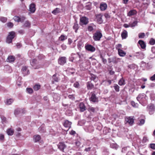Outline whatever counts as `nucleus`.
Segmentation results:
<instances>
[{
  "label": "nucleus",
  "instance_id": "53",
  "mask_svg": "<svg viewBox=\"0 0 155 155\" xmlns=\"http://www.w3.org/2000/svg\"><path fill=\"white\" fill-rule=\"evenodd\" d=\"M20 110L19 109H16L14 112V114L15 115L19 114L20 113Z\"/></svg>",
  "mask_w": 155,
  "mask_h": 155
},
{
  "label": "nucleus",
  "instance_id": "12",
  "mask_svg": "<svg viewBox=\"0 0 155 155\" xmlns=\"http://www.w3.org/2000/svg\"><path fill=\"white\" fill-rule=\"evenodd\" d=\"M71 124L72 123L71 122L68 120H66L63 124V125L65 127L68 128V129L67 130L68 131L71 128Z\"/></svg>",
  "mask_w": 155,
  "mask_h": 155
},
{
  "label": "nucleus",
  "instance_id": "37",
  "mask_svg": "<svg viewBox=\"0 0 155 155\" xmlns=\"http://www.w3.org/2000/svg\"><path fill=\"white\" fill-rule=\"evenodd\" d=\"M30 23L29 21H26L25 22L23 26L26 27H30Z\"/></svg>",
  "mask_w": 155,
  "mask_h": 155
},
{
  "label": "nucleus",
  "instance_id": "60",
  "mask_svg": "<svg viewBox=\"0 0 155 155\" xmlns=\"http://www.w3.org/2000/svg\"><path fill=\"white\" fill-rule=\"evenodd\" d=\"M76 132L75 131L73 130H72L70 132V134L71 135H74L76 134Z\"/></svg>",
  "mask_w": 155,
  "mask_h": 155
},
{
  "label": "nucleus",
  "instance_id": "1",
  "mask_svg": "<svg viewBox=\"0 0 155 155\" xmlns=\"http://www.w3.org/2000/svg\"><path fill=\"white\" fill-rule=\"evenodd\" d=\"M89 22L88 18L85 16L81 17L80 19L79 24L81 26L86 25Z\"/></svg>",
  "mask_w": 155,
  "mask_h": 155
},
{
  "label": "nucleus",
  "instance_id": "15",
  "mask_svg": "<svg viewBox=\"0 0 155 155\" xmlns=\"http://www.w3.org/2000/svg\"><path fill=\"white\" fill-rule=\"evenodd\" d=\"M88 90H91L94 87V85L91 82V81L87 82L86 84Z\"/></svg>",
  "mask_w": 155,
  "mask_h": 155
},
{
  "label": "nucleus",
  "instance_id": "47",
  "mask_svg": "<svg viewBox=\"0 0 155 155\" xmlns=\"http://www.w3.org/2000/svg\"><path fill=\"white\" fill-rule=\"evenodd\" d=\"M26 90L28 93L29 94H31L33 93V89L31 88H27Z\"/></svg>",
  "mask_w": 155,
  "mask_h": 155
},
{
  "label": "nucleus",
  "instance_id": "13",
  "mask_svg": "<svg viewBox=\"0 0 155 155\" xmlns=\"http://www.w3.org/2000/svg\"><path fill=\"white\" fill-rule=\"evenodd\" d=\"M36 5L34 3L31 4L29 6V11L32 13H34L36 10Z\"/></svg>",
  "mask_w": 155,
  "mask_h": 155
},
{
  "label": "nucleus",
  "instance_id": "31",
  "mask_svg": "<svg viewBox=\"0 0 155 155\" xmlns=\"http://www.w3.org/2000/svg\"><path fill=\"white\" fill-rule=\"evenodd\" d=\"M125 80L123 78H121L119 81L118 84L120 86H122L125 84Z\"/></svg>",
  "mask_w": 155,
  "mask_h": 155
},
{
  "label": "nucleus",
  "instance_id": "64",
  "mask_svg": "<svg viewBox=\"0 0 155 155\" xmlns=\"http://www.w3.org/2000/svg\"><path fill=\"white\" fill-rule=\"evenodd\" d=\"M123 26L124 27H125V28H127L130 27V25L129 24V25L127 24H124L123 25Z\"/></svg>",
  "mask_w": 155,
  "mask_h": 155
},
{
  "label": "nucleus",
  "instance_id": "33",
  "mask_svg": "<svg viewBox=\"0 0 155 155\" xmlns=\"http://www.w3.org/2000/svg\"><path fill=\"white\" fill-rule=\"evenodd\" d=\"M137 21H135L133 22H130L129 23V24L130 25V27H134L137 25Z\"/></svg>",
  "mask_w": 155,
  "mask_h": 155
},
{
  "label": "nucleus",
  "instance_id": "49",
  "mask_svg": "<svg viewBox=\"0 0 155 155\" xmlns=\"http://www.w3.org/2000/svg\"><path fill=\"white\" fill-rule=\"evenodd\" d=\"M139 122V124L140 125H142L144 123L145 120L143 119H141L140 120Z\"/></svg>",
  "mask_w": 155,
  "mask_h": 155
},
{
  "label": "nucleus",
  "instance_id": "26",
  "mask_svg": "<svg viewBox=\"0 0 155 155\" xmlns=\"http://www.w3.org/2000/svg\"><path fill=\"white\" fill-rule=\"evenodd\" d=\"M118 53L119 55L121 57H124L126 54V53L122 49H119Z\"/></svg>",
  "mask_w": 155,
  "mask_h": 155
},
{
  "label": "nucleus",
  "instance_id": "10",
  "mask_svg": "<svg viewBox=\"0 0 155 155\" xmlns=\"http://www.w3.org/2000/svg\"><path fill=\"white\" fill-rule=\"evenodd\" d=\"M147 108L149 111L150 114L152 115L154 113L155 110V107L153 104H151L147 107Z\"/></svg>",
  "mask_w": 155,
  "mask_h": 155
},
{
  "label": "nucleus",
  "instance_id": "17",
  "mask_svg": "<svg viewBox=\"0 0 155 155\" xmlns=\"http://www.w3.org/2000/svg\"><path fill=\"white\" fill-rule=\"evenodd\" d=\"M90 79L91 81H93L95 82L97 81L98 79V78L95 75L91 73L90 74Z\"/></svg>",
  "mask_w": 155,
  "mask_h": 155
},
{
  "label": "nucleus",
  "instance_id": "56",
  "mask_svg": "<svg viewBox=\"0 0 155 155\" xmlns=\"http://www.w3.org/2000/svg\"><path fill=\"white\" fill-rule=\"evenodd\" d=\"M4 139V136L2 134H0V140L3 141Z\"/></svg>",
  "mask_w": 155,
  "mask_h": 155
},
{
  "label": "nucleus",
  "instance_id": "44",
  "mask_svg": "<svg viewBox=\"0 0 155 155\" xmlns=\"http://www.w3.org/2000/svg\"><path fill=\"white\" fill-rule=\"evenodd\" d=\"M74 96L75 95L74 94L69 95L68 96V97L70 99H71L72 100H74L75 99Z\"/></svg>",
  "mask_w": 155,
  "mask_h": 155
},
{
  "label": "nucleus",
  "instance_id": "41",
  "mask_svg": "<svg viewBox=\"0 0 155 155\" xmlns=\"http://www.w3.org/2000/svg\"><path fill=\"white\" fill-rule=\"evenodd\" d=\"M14 20L18 22L21 21V18L18 16H15L14 18Z\"/></svg>",
  "mask_w": 155,
  "mask_h": 155
},
{
  "label": "nucleus",
  "instance_id": "61",
  "mask_svg": "<svg viewBox=\"0 0 155 155\" xmlns=\"http://www.w3.org/2000/svg\"><path fill=\"white\" fill-rule=\"evenodd\" d=\"M66 38L67 37L65 36L62 35L60 37H59V39H66Z\"/></svg>",
  "mask_w": 155,
  "mask_h": 155
},
{
  "label": "nucleus",
  "instance_id": "58",
  "mask_svg": "<svg viewBox=\"0 0 155 155\" xmlns=\"http://www.w3.org/2000/svg\"><path fill=\"white\" fill-rule=\"evenodd\" d=\"M148 139L146 137H144L143 139V142H146L148 141Z\"/></svg>",
  "mask_w": 155,
  "mask_h": 155
},
{
  "label": "nucleus",
  "instance_id": "32",
  "mask_svg": "<svg viewBox=\"0 0 155 155\" xmlns=\"http://www.w3.org/2000/svg\"><path fill=\"white\" fill-rule=\"evenodd\" d=\"M127 31H124L121 34V37L122 39L126 38L127 37Z\"/></svg>",
  "mask_w": 155,
  "mask_h": 155
},
{
  "label": "nucleus",
  "instance_id": "36",
  "mask_svg": "<svg viewBox=\"0 0 155 155\" xmlns=\"http://www.w3.org/2000/svg\"><path fill=\"white\" fill-rule=\"evenodd\" d=\"M114 87L115 91L117 92H118L120 91V87L117 84H114Z\"/></svg>",
  "mask_w": 155,
  "mask_h": 155
},
{
  "label": "nucleus",
  "instance_id": "30",
  "mask_svg": "<svg viewBox=\"0 0 155 155\" xmlns=\"http://www.w3.org/2000/svg\"><path fill=\"white\" fill-rule=\"evenodd\" d=\"M7 133L8 135L11 136L13 135L14 131L11 128H9L7 130Z\"/></svg>",
  "mask_w": 155,
  "mask_h": 155
},
{
  "label": "nucleus",
  "instance_id": "57",
  "mask_svg": "<svg viewBox=\"0 0 155 155\" xmlns=\"http://www.w3.org/2000/svg\"><path fill=\"white\" fill-rule=\"evenodd\" d=\"M7 26L10 28H12L13 27V24L11 22H9L7 24Z\"/></svg>",
  "mask_w": 155,
  "mask_h": 155
},
{
  "label": "nucleus",
  "instance_id": "59",
  "mask_svg": "<svg viewBox=\"0 0 155 155\" xmlns=\"http://www.w3.org/2000/svg\"><path fill=\"white\" fill-rule=\"evenodd\" d=\"M150 79L152 81L155 80V74L150 78Z\"/></svg>",
  "mask_w": 155,
  "mask_h": 155
},
{
  "label": "nucleus",
  "instance_id": "6",
  "mask_svg": "<svg viewBox=\"0 0 155 155\" xmlns=\"http://www.w3.org/2000/svg\"><path fill=\"white\" fill-rule=\"evenodd\" d=\"M83 56V54H81L78 53L77 54H74L73 55V56L72 57V61L74 62H76L78 61L79 60V59L81 58V56Z\"/></svg>",
  "mask_w": 155,
  "mask_h": 155
},
{
  "label": "nucleus",
  "instance_id": "14",
  "mask_svg": "<svg viewBox=\"0 0 155 155\" xmlns=\"http://www.w3.org/2000/svg\"><path fill=\"white\" fill-rule=\"evenodd\" d=\"M21 71L24 76L28 74L29 72V70H27V68L26 66L22 67Z\"/></svg>",
  "mask_w": 155,
  "mask_h": 155
},
{
  "label": "nucleus",
  "instance_id": "38",
  "mask_svg": "<svg viewBox=\"0 0 155 155\" xmlns=\"http://www.w3.org/2000/svg\"><path fill=\"white\" fill-rule=\"evenodd\" d=\"M110 129L107 127H104L103 132L104 134H106L107 133L109 132Z\"/></svg>",
  "mask_w": 155,
  "mask_h": 155
},
{
  "label": "nucleus",
  "instance_id": "29",
  "mask_svg": "<svg viewBox=\"0 0 155 155\" xmlns=\"http://www.w3.org/2000/svg\"><path fill=\"white\" fill-rule=\"evenodd\" d=\"M102 16L100 15H98L96 17L99 23H101L103 22L102 20Z\"/></svg>",
  "mask_w": 155,
  "mask_h": 155
},
{
  "label": "nucleus",
  "instance_id": "22",
  "mask_svg": "<svg viewBox=\"0 0 155 155\" xmlns=\"http://www.w3.org/2000/svg\"><path fill=\"white\" fill-rule=\"evenodd\" d=\"M79 107L80 109V111L81 112H84L86 110V107L84 104L83 102L80 103Z\"/></svg>",
  "mask_w": 155,
  "mask_h": 155
},
{
  "label": "nucleus",
  "instance_id": "50",
  "mask_svg": "<svg viewBox=\"0 0 155 155\" xmlns=\"http://www.w3.org/2000/svg\"><path fill=\"white\" fill-rule=\"evenodd\" d=\"M53 79L54 81L56 82H58V79L57 77H56V74H54L53 76Z\"/></svg>",
  "mask_w": 155,
  "mask_h": 155
},
{
  "label": "nucleus",
  "instance_id": "34",
  "mask_svg": "<svg viewBox=\"0 0 155 155\" xmlns=\"http://www.w3.org/2000/svg\"><path fill=\"white\" fill-rule=\"evenodd\" d=\"M60 12V9L58 8H56L54 9L52 12V13L56 15L57 13H58Z\"/></svg>",
  "mask_w": 155,
  "mask_h": 155
},
{
  "label": "nucleus",
  "instance_id": "7",
  "mask_svg": "<svg viewBox=\"0 0 155 155\" xmlns=\"http://www.w3.org/2000/svg\"><path fill=\"white\" fill-rule=\"evenodd\" d=\"M59 64L63 65L66 62V58L65 57H60L58 60Z\"/></svg>",
  "mask_w": 155,
  "mask_h": 155
},
{
  "label": "nucleus",
  "instance_id": "45",
  "mask_svg": "<svg viewBox=\"0 0 155 155\" xmlns=\"http://www.w3.org/2000/svg\"><path fill=\"white\" fill-rule=\"evenodd\" d=\"M88 110L89 111L94 112H95V109L93 107H90L88 108Z\"/></svg>",
  "mask_w": 155,
  "mask_h": 155
},
{
  "label": "nucleus",
  "instance_id": "46",
  "mask_svg": "<svg viewBox=\"0 0 155 155\" xmlns=\"http://www.w3.org/2000/svg\"><path fill=\"white\" fill-rule=\"evenodd\" d=\"M122 47V45L120 44H118L116 46V48L118 51V50H121V48Z\"/></svg>",
  "mask_w": 155,
  "mask_h": 155
},
{
  "label": "nucleus",
  "instance_id": "52",
  "mask_svg": "<svg viewBox=\"0 0 155 155\" xmlns=\"http://www.w3.org/2000/svg\"><path fill=\"white\" fill-rule=\"evenodd\" d=\"M131 104L133 107H137V103H135V102L134 101H132L131 102Z\"/></svg>",
  "mask_w": 155,
  "mask_h": 155
},
{
  "label": "nucleus",
  "instance_id": "54",
  "mask_svg": "<svg viewBox=\"0 0 155 155\" xmlns=\"http://www.w3.org/2000/svg\"><path fill=\"white\" fill-rule=\"evenodd\" d=\"M150 147L153 150H155V143H151L150 144Z\"/></svg>",
  "mask_w": 155,
  "mask_h": 155
},
{
  "label": "nucleus",
  "instance_id": "3",
  "mask_svg": "<svg viewBox=\"0 0 155 155\" xmlns=\"http://www.w3.org/2000/svg\"><path fill=\"white\" fill-rule=\"evenodd\" d=\"M58 147L61 151L64 152V149L66 148L67 146L63 142H60L58 144Z\"/></svg>",
  "mask_w": 155,
  "mask_h": 155
},
{
  "label": "nucleus",
  "instance_id": "25",
  "mask_svg": "<svg viewBox=\"0 0 155 155\" xmlns=\"http://www.w3.org/2000/svg\"><path fill=\"white\" fill-rule=\"evenodd\" d=\"M41 139V136L39 135H35L33 137V140L35 142L39 141Z\"/></svg>",
  "mask_w": 155,
  "mask_h": 155
},
{
  "label": "nucleus",
  "instance_id": "16",
  "mask_svg": "<svg viewBox=\"0 0 155 155\" xmlns=\"http://www.w3.org/2000/svg\"><path fill=\"white\" fill-rule=\"evenodd\" d=\"M149 33L147 32L145 34L144 33H140L138 34V37L140 38H147Z\"/></svg>",
  "mask_w": 155,
  "mask_h": 155
},
{
  "label": "nucleus",
  "instance_id": "11",
  "mask_svg": "<svg viewBox=\"0 0 155 155\" xmlns=\"http://www.w3.org/2000/svg\"><path fill=\"white\" fill-rule=\"evenodd\" d=\"M137 99L140 102H143L145 100V95L144 94H140L137 97Z\"/></svg>",
  "mask_w": 155,
  "mask_h": 155
},
{
  "label": "nucleus",
  "instance_id": "9",
  "mask_svg": "<svg viewBox=\"0 0 155 155\" xmlns=\"http://www.w3.org/2000/svg\"><path fill=\"white\" fill-rule=\"evenodd\" d=\"M102 36V35L100 31H97L94 34L93 39H101Z\"/></svg>",
  "mask_w": 155,
  "mask_h": 155
},
{
  "label": "nucleus",
  "instance_id": "40",
  "mask_svg": "<svg viewBox=\"0 0 155 155\" xmlns=\"http://www.w3.org/2000/svg\"><path fill=\"white\" fill-rule=\"evenodd\" d=\"M0 20L3 23H5L7 21V18L6 17H0Z\"/></svg>",
  "mask_w": 155,
  "mask_h": 155
},
{
  "label": "nucleus",
  "instance_id": "18",
  "mask_svg": "<svg viewBox=\"0 0 155 155\" xmlns=\"http://www.w3.org/2000/svg\"><path fill=\"white\" fill-rule=\"evenodd\" d=\"M84 8L87 10H90L92 8V3L90 2H88L87 3Z\"/></svg>",
  "mask_w": 155,
  "mask_h": 155
},
{
  "label": "nucleus",
  "instance_id": "5",
  "mask_svg": "<svg viewBox=\"0 0 155 155\" xmlns=\"http://www.w3.org/2000/svg\"><path fill=\"white\" fill-rule=\"evenodd\" d=\"M126 124H128L130 125H132L134 123V119L133 117H127L125 118Z\"/></svg>",
  "mask_w": 155,
  "mask_h": 155
},
{
  "label": "nucleus",
  "instance_id": "62",
  "mask_svg": "<svg viewBox=\"0 0 155 155\" xmlns=\"http://www.w3.org/2000/svg\"><path fill=\"white\" fill-rule=\"evenodd\" d=\"M91 148V147H88L87 148H86L84 150V151L86 152L89 151H90Z\"/></svg>",
  "mask_w": 155,
  "mask_h": 155
},
{
  "label": "nucleus",
  "instance_id": "27",
  "mask_svg": "<svg viewBox=\"0 0 155 155\" xmlns=\"http://www.w3.org/2000/svg\"><path fill=\"white\" fill-rule=\"evenodd\" d=\"M73 28V29L75 30V32L77 33V30L79 28L78 25V24L77 22H76L74 23Z\"/></svg>",
  "mask_w": 155,
  "mask_h": 155
},
{
  "label": "nucleus",
  "instance_id": "19",
  "mask_svg": "<svg viewBox=\"0 0 155 155\" xmlns=\"http://www.w3.org/2000/svg\"><path fill=\"white\" fill-rule=\"evenodd\" d=\"M16 36V33L14 31H11L9 33L7 39H13Z\"/></svg>",
  "mask_w": 155,
  "mask_h": 155
},
{
  "label": "nucleus",
  "instance_id": "39",
  "mask_svg": "<svg viewBox=\"0 0 155 155\" xmlns=\"http://www.w3.org/2000/svg\"><path fill=\"white\" fill-rule=\"evenodd\" d=\"M100 57L102 59V62H103V64H106L107 62V60L104 58L103 55L101 54H100Z\"/></svg>",
  "mask_w": 155,
  "mask_h": 155
},
{
  "label": "nucleus",
  "instance_id": "21",
  "mask_svg": "<svg viewBox=\"0 0 155 155\" xmlns=\"http://www.w3.org/2000/svg\"><path fill=\"white\" fill-rule=\"evenodd\" d=\"M15 57L14 56L10 55L8 56L7 59V61L9 62H12L14 61Z\"/></svg>",
  "mask_w": 155,
  "mask_h": 155
},
{
  "label": "nucleus",
  "instance_id": "63",
  "mask_svg": "<svg viewBox=\"0 0 155 155\" xmlns=\"http://www.w3.org/2000/svg\"><path fill=\"white\" fill-rule=\"evenodd\" d=\"M126 155H134V153L131 151H129Z\"/></svg>",
  "mask_w": 155,
  "mask_h": 155
},
{
  "label": "nucleus",
  "instance_id": "4",
  "mask_svg": "<svg viewBox=\"0 0 155 155\" xmlns=\"http://www.w3.org/2000/svg\"><path fill=\"white\" fill-rule=\"evenodd\" d=\"M85 48L86 50L89 51L91 52H94L95 51V48L92 45L89 44H86Z\"/></svg>",
  "mask_w": 155,
  "mask_h": 155
},
{
  "label": "nucleus",
  "instance_id": "55",
  "mask_svg": "<svg viewBox=\"0 0 155 155\" xmlns=\"http://www.w3.org/2000/svg\"><path fill=\"white\" fill-rule=\"evenodd\" d=\"M87 29L89 31H91L94 30V28L92 26L89 25Z\"/></svg>",
  "mask_w": 155,
  "mask_h": 155
},
{
  "label": "nucleus",
  "instance_id": "51",
  "mask_svg": "<svg viewBox=\"0 0 155 155\" xmlns=\"http://www.w3.org/2000/svg\"><path fill=\"white\" fill-rule=\"evenodd\" d=\"M149 44L151 45H154L155 44V39H150L149 41Z\"/></svg>",
  "mask_w": 155,
  "mask_h": 155
},
{
  "label": "nucleus",
  "instance_id": "23",
  "mask_svg": "<svg viewBox=\"0 0 155 155\" xmlns=\"http://www.w3.org/2000/svg\"><path fill=\"white\" fill-rule=\"evenodd\" d=\"M100 8L101 11L105 10L107 8V5L105 3H101L100 5Z\"/></svg>",
  "mask_w": 155,
  "mask_h": 155
},
{
  "label": "nucleus",
  "instance_id": "20",
  "mask_svg": "<svg viewBox=\"0 0 155 155\" xmlns=\"http://www.w3.org/2000/svg\"><path fill=\"white\" fill-rule=\"evenodd\" d=\"M138 43L140 45L141 48L143 49H144L146 47V44L145 42L141 40H140L138 42Z\"/></svg>",
  "mask_w": 155,
  "mask_h": 155
},
{
  "label": "nucleus",
  "instance_id": "24",
  "mask_svg": "<svg viewBox=\"0 0 155 155\" xmlns=\"http://www.w3.org/2000/svg\"><path fill=\"white\" fill-rule=\"evenodd\" d=\"M137 12L135 10H130L127 13V16H130L136 14Z\"/></svg>",
  "mask_w": 155,
  "mask_h": 155
},
{
  "label": "nucleus",
  "instance_id": "2",
  "mask_svg": "<svg viewBox=\"0 0 155 155\" xmlns=\"http://www.w3.org/2000/svg\"><path fill=\"white\" fill-rule=\"evenodd\" d=\"M31 65L35 69H38L41 67V66L38 64L36 59H34L31 62Z\"/></svg>",
  "mask_w": 155,
  "mask_h": 155
},
{
  "label": "nucleus",
  "instance_id": "35",
  "mask_svg": "<svg viewBox=\"0 0 155 155\" xmlns=\"http://www.w3.org/2000/svg\"><path fill=\"white\" fill-rule=\"evenodd\" d=\"M41 85L39 84H36L33 87V89L35 91H37L40 89Z\"/></svg>",
  "mask_w": 155,
  "mask_h": 155
},
{
  "label": "nucleus",
  "instance_id": "43",
  "mask_svg": "<svg viewBox=\"0 0 155 155\" xmlns=\"http://www.w3.org/2000/svg\"><path fill=\"white\" fill-rule=\"evenodd\" d=\"M13 101V100L12 99H10L7 101L6 104L8 105L11 104Z\"/></svg>",
  "mask_w": 155,
  "mask_h": 155
},
{
  "label": "nucleus",
  "instance_id": "42",
  "mask_svg": "<svg viewBox=\"0 0 155 155\" xmlns=\"http://www.w3.org/2000/svg\"><path fill=\"white\" fill-rule=\"evenodd\" d=\"M77 46L79 48H81L83 46V44L82 41H80L78 44Z\"/></svg>",
  "mask_w": 155,
  "mask_h": 155
},
{
  "label": "nucleus",
  "instance_id": "48",
  "mask_svg": "<svg viewBox=\"0 0 155 155\" xmlns=\"http://www.w3.org/2000/svg\"><path fill=\"white\" fill-rule=\"evenodd\" d=\"M74 86L76 88H78L80 86V84L78 82H76L74 84Z\"/></svg>",
  "mask_w": 155,
  "mask_h": 155
},
{
  "label": "nucleus",
  "instance_id": "28",
  "mask_svg": "<svg viewBox=\"0 0 155 155\" xmlns=\"http://www.w3.org/2000/svg\"><path fill=\"white\" fill-rule=\"evenodd\" d=\"M121 59L120 58L114 57L113 58L112 62L114 64H117L120 61Z\"/></svg>",
  "mask_w": 155,
  "mask_h": 155
},
{
  "label": "nucleus",
  "instance_id": "8",
  "mask_svg": "<svg viewBox=\"0 0 155 155\" xmlns=\"http://www.w3.org/2000/svg\"><path fill=\"white\" fill-rule=\"evenodd\" d=\"M89 100L91 101L94 103L97 102L98 101V98L96 97V94L94 93H92Z\"/></svg>",
  "mask_w": 155,
  "mask_h": 155
}]
</instances>
